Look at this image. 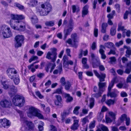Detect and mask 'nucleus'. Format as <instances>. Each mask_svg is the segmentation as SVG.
<instances>
[{"mask_svg":"<svg viewBox=\"0 0 131 131\" xmlns=\"http://www.w3.org/2000/svg\"><path fill=\"white\" fill-rule=\"evenodd\" d=\"M55 97L56 98V100L57 101H62V99L61 96L59 95H56L55 96Z\"/></svg>","mask_w":131,"mask_h":131,"instance_id":"338daca9","label":"nucleus"},{"mask_svg":"<svg viewBox=\"0 0 131 131\" xmlns=\"http://www.w3.org/2000/svg\"><path fill=\"white\" fill-rule=\"evenodd\" d=\"M63 88L62 86L60 87V88L57 89L54 91V92L53 93V94H63L64 95V93H65L63 92Z\"/></svg>","mask_w":131,"mask_h":131,"instance_id":"5701e85b","label":"nucleus"},{"mask_svg":"<svg viewBox=\"0 0 131 131\" xmlns=\"http://www.w3.org/2000/svg\"><path fill=\"white\" fill-rule=\"evenodd\" d=\"M61 120L62 122H64V119L66 117V114L65 113H63L61 114Z\"/></svg>","mask_w":131,"mask_h":131,"instance_id":"bf43d9fd","label":"nucleus"},{"mask_svg":"<svg viewBox=\"0 0 131 131\" xmlns=\"http://www.w3.org/2000/svg\"><path fill=\"white\" fill-rule=\"evenodd\" d=\"M88 6L87 5H86L83 8L82 10V16L84 17V16L87 15L88 14Z\"/></svg>","mask_w":131,"mask_h":131,"instance_id":"b1692460","label":"nucleus"},{"mask_svg":"<svg viewBox=\"0 0 131 131\" xmlns=\"http://www.w3.org/2000/svg\"><path fill=\"white\" fill-rule=\"evenodd\" d=\"M19 113H20V121L26 124L28 122L27 120V118L24 116L23 113L21 111H20Z\"/></svg>","mask_w":131,"mask_h":131,"instance_id":"6ab92c4d","label":"nucleus"},{"mask_svg":"<svg viewBox=\"0 0 131 131\" xmlns=\"http://www.w3.org/2000/svg\"><path fill=\"white\" fill-rule=\"evenodd\" d=\"M100 81L98 84L99 89L101 90H103V88L106 85V83L105 82L102 83Z\"/></svg>","mask_w":131,"mask_h":131,"instance_id":"7c9ffc66","label":"nucleus"},{"mask_svg":"<svg viewBox=\"0 0 131 131\" xmlns=\"http://www.w3.org/2000/svg\"><path fill=\"white\" fill-rule=\"evenodd\" d=\"M122 22L119 23L118 25V28L117 31H119L120 30L123 31L124 30V26H122Z\"/></svg>","mask_w":131,"mask_h":131,"instance_id":"37998d69","label":"nucleus"},{"mask_svg":"<svg viewBox=\"0 0 131 131\" xmlns=\"http://www.w3.org/2000/svg\"><path fill=\"white\" fill-rule=\"evenodd\" d=\"M117 91L116 89H114L111 92V91H108L107 95L110 96L111 98H115L117 96Z\"/></svg>","mask_w":131,"mask_h":131,"instance_id":"2eb2a0df","label":"nucleus"},{"mask_svg":"<svg viewBox=\"0 0 131 131\" xmlns=\"http://www.w3.org/2000/svg\"><path fill=\"white\" fill-rule=\"evenodd\" d=\"M99 47V52L101 55V58L105 60L106 58V56L105 54V51L103 50L104 49H105V47L102 45H100Z\"/></svg>","mask_w":131,"mask_h":131,"instance_id":"ddd939ff","label":"nucleus"},{"mask_svg":"<svg viewBox=\"0 0 131 131\" xmlns=\"http://www.w3.org/2000/svg\"><path fill=\"white\" fill-rule=\"evenodd\" d=\"M30 19L32 24H34L38 23V19L36 16H34L30 18Z\"/></svg>","mask_w":131,"mask_h":131,"instance_id":"c9c22d12","label":"nucleus"},{"mask_svg":"<svg viewBox=\"0 0 131 131\" xmlns=\"http://www.w3.org/2000/svg\"><path fill=\"white\" fill-rule=\"evenodd\" d=\"M24 40V38L23 36L20 35L16 36L14 38L15 47L17 48L21 47Z\"/></svg>","mask_w":131,"mask_h":131,"instance_id":"20e7f679","label":"nucleus"},{"mask_svg":"<svg viewBox=\"0 0 131 131\" xmlns=\"http://www.w3.org/2000/svg\"><path fill=\"white\" fill-rule=\"evenodd\" d=\"M55 104L58 107L61 108L63 106V103L62 101H54Z\"/></svg>","mask_w":131,"mask_h":131,"instance_id":"e433bc0d","label":"nucleus"},{"mask_svg":"<svg viewBox=\"0 0 131 131\" xmlns=\"http://www.w3.org/2000/svg\"><path fill=\"white\" fill-rule=\"evenodd\" d=\"M123 43V41L122 40L120 41L119 42H116L115 43V45L117 47H119L120 46L122 45Z\"/></svg>","mask_w":131,"mask_h":131,"instance_id":"680f3d73","label":"nucleus"},{"mask_svg":"<svg viewBox=\"0 0 131 131\" xmlns=\"http://www.w3.org/2000/svg\"><path fill=\"white\" fill-rule=\"evenodd\" d=\"M13 22L14 24L12 23V20H10V24L11 27L14 29L19 31H23L25 28L26 24L24 22L20 20L14 21Z\"/></svg>","mask_w":131,"mask_h":131,"instance_id":"f257e3e1","label":"nucleus"},{"mask_svg":"<svg viewBox=\"0 0 131 131\" xmlns=\"http://www.w3.org/2000/svg\"><path fill=\"white\" fill-rule=\"evenodd\" d=\"M36 12L38 14L41 16H46L49 13L45 9H41V8L37 9Z\"/></svg>","mask_w":131,"mask_h":131,"instance_id":"4468645a","label":"nucleus"},{"mask_svg":"<svg viewBox=\"0 0 131 131\" xmlns=\"http://www.w3.org/2000/svg\"><path fill=\"white\" fill-rule=\"evenodd\" d=\"M38 57L37 56H33L31 57V58L29 60V61L30 63L32 61L37 59Z\"/></svg>","mask_w":131,"mask_h":131,"instance_id":"3c124183","label":"nucleus"},{"mask_svg":"<svg viewBox=\"0 0 131 131\" xmlns=\"http://www.w3.org/2000/svg\"><path fill=\"white\" fill-rule=\"evenodd\" d=\"M127 117V115L125 114H123L122 115L121 117L120 118V119L123 122L124 121L125 119H126V118Z\"/></svg>","mask_w":131,"mask_h":131,"instance_id":"4d7b16f0","label":"nucleus"},{"mask_svg":"<svg viewBox=\"0 0 131 131\" xmlns=\"http://www.w3.org/2000/svg\"><path fill=\"white\" fill-rule=\"evenodd\" d=\"M107 26V24L106 23H103L102 25L101 31L102 32L105 33L106 32V28Z\"/></svg>","mask_w":131,"mask_h":131,"instance_id":"c85d7f7f","label":"nucleus"},{"mask_svg":"<svg viewBox=\"0 0 131 131\" xmlns=\"http://www.w3.org/2000/svg\"><path fill=\"white\" fill-rule=\"evenodd\" d=\"M65 85V89L67 90H69L71 86L70 83L69 81L67 82L66 83V84Z\"/></svg>","mask_w":131,"mask_h":131,"instance_id":"c03bdc74","label":"nucleus"},{"mask_svg":"<svg viewBox=\"0 0 131 131\" xmlns=\"http://www.w3.org/2000/svg\"><path fill=\"white\" fill-rule=\"evenodd\" d=\"M14 5L20 10H23L25 8L24 6L17 3H15Z\"/></svg>","mask_w":131,"mask_h":131,"instance_id":"58836bf2","label":"nucleus"},{"mask_svg":"<svg viewBox=\"0 0 131 131\" xmlns=\"http://www.w3.org/2000/svg\"><path fill=\"white\" fill-rule=\"evenodd\" d=\"M104 90H101L98 89V91L92 95V96L96 98H98L101 96Z\"/></svg>","mask_w":131,"mask_h":131,"instance_id":"aec40b11","label":"nucleus"},{"mask_svg":"<svg viewBox=\"0 0 131 131\" xmlns=\"http://www.w3.org/2000/svg\"><path fill=\"white\" fill-rule=\"evenodd\" d=\"M127 67L124 72L127 74H129L131 71V61L127 63Z\"/></svg>","mask_w":131,"mask_h":131,"instance_id":"412c9836","label":"nucleus"},{"mask_svg":"<svg viewBox=\"0 0 131 131\" xmlns=\"http://www.w3.org/2000/svg\"><path fill=\"white\" fill-rule=\"evenodd\" d=\"M100 128L103 131H109L107 127L103 125H101Z\"/></svg>","mask_w":131,"mask_h":131,"instance_id":"09e8293b","label":"nucleus"},{"mask_svg":"<svg viewBox=\"0 0 131 131\" xmlns=\"http://www.w3.org/2000/svg\"><path fill=\"white\" fill-rule=\"evenodd\" d=\"M44 123L42 121L40 122V125L38 126V128L39 131H42L43 130V126L44 125Z\"/></svg>","mask_w":131,"mask_h":131,"instance_id":"a19ab883","label":"nucleus"},{"mask_svg":"<svg viewBox=\"0 0 131 131\" xmlns=\"http://www.w3.org/2000/svg\"><path fill=\"white\" fill-rule=\"evenodd\" d=\"M129 14V12L128 10H126L124 14L123 18L124 19H127L128 16Z\"/></svg>","mask_w":131,"mask_h":131,"instance_id":"052dcab7","label":"nucleus"},{"mask_svg":"<svg viewBox=\"0 0 131 131\" xmlns=\"http://www.w3.org/2000/svg\"><path fill=\"white\" fill-rule=\"evenodd\" d=\"M83 124V125L85 124L87 122H89V120L88 119V116H87L82 119V121Z\"/></svg>","mask_w":131,"mask_h":131,"instance_id":"864d4df0","label":"nucleus"},{"mask_svg":"<svg viewBox=\"0 0 131 131\" xmlns=\"http://www.w3.org/2000/svg\"><path fill=\"white\" fill-rule=\"evenodd\" d=\"M28 116L31 117L32 116H37L39 118L42 119L43 116L42 114L39 113L37 110L34 107L31 106L29 108V112L27 114Z\"/></svg>","mask_w":131,"mask_h":131,"instance_id":"7ed1b4c3","label":"nucleus"},{"mask_svg":"<svg viewBox=\"0 0 131 131\" xmlns=\"http://www.w3.org/2000/svg\"><path fill=\"white\" fill-rule=\"evenodd\" d=\"M105 103L108 106H110L111 105H113L114 103V101L112 100L111 99H110L107 100L106 102Z\"/></svg>","mask_w":131,"mask_h":131,"instance_id":"ea45409f","label":"nucleus"},{"mask_svg":"<svg viewBox=\"0 0 131 131\" xmlns=\"http://www.w3.org/2000/svg\"><path fill=\"white\" fill-rule=\"evenodd\" d=\"M95 120L91 122L89 125V127L90 128H94L95 125Z\"/></svg>","mask_w":131,"mask_h":131,"instance_id":"5fc2aeb1","label":"nucleus"},{"mask_svg":"<svg viewBox=\"0 0 131 131\" xmlns=\"http://www.w3.org/2000/svg\"><path fill=\"white\" fill-rule=\"evenodd\" d=\"M125 121H126V125L127 126L129 125L130 122V118L129 117H127L125 119Z\"/></svg>","mask_w":131,"mask_h":131,"instance_id":"69168bd1","label":"nucleus"},{"mask_svg":"<svg viewBox=\"0 0 131 131\" xmlns=\"http://www.w3.org/2000/svg\"><path fill=\"white\" fill-rule=\"evenodd\" d=\"M103 117V112H101L98 113L97 116V119L99 121H101Z\"/></svg>","mask_w":131,"mask_h":131,"instance_id":"4c0bfd02","label":"nucleus"},{"mask_svg":"<svg viewBox=\"0 0 131 131\" xmlns=\"http://www.w3.org/2000/svg\"><path fill=\"white\" fill-rule=\"evenodd\" d=\"M72 40L73 41V44L74 45V47L76 48L78 46V43L79 40L77 38V34L76 33H74L71 35Z\"/></svg>","mask_w":131,"mask_h":131,"instance_id":"9d476101","label":"nucleus"},{"mask_svg":"<svg viewBox=\"0 0 131 131\" xmlns=\"http://www.w3.org/2000/svg\"><path fill=\"white\" fill-rule=\"evenodd\" d=\"M11 92H9V95L14 94L17 92V88L14 85H12L10 86L9 88Z\"/></svg>","mask_w":131,"mask_h":131,"instance_id":"a211bd4d","label":"nucleus"},{"mask_svg":"<svg viewBox=\"0 0 131 131\" xmlns=\"http://www.w3.org/2000/svg\"><path fill=\"white\" fill-rule=\"evenodd\" d=\"M50 50H51V52H48L46 58L49 60L51 59L52 62H54L56 61L57 57V49L56 48H54L51 49Z\"/></svg>","mask_w":131,"mask_h":131,"instance_id":"39448f33","label":"nucleus"},{"mask_svg":"<svg viewBox=\"0 0 131 131\" xmlns=\"http://www.w3.org/2000/svg\"><path fill=\"white\" fill-rule=\"evenodd\" d=\"M13 79L14 82L15 84L17 85L20 82V80L19 76L15 75Z\"/></svg>","mask_w":131,"mask_h":131,"instance_id":"cd10ccee","label":"nucleus"},{"mask_svg":"<svg viewBox=\"0 0 131 131\" xmlns=\"http://www.w3.org/2000/svg\"><path fill=\"white\" fill-rule=\"evenodd\" d=\"M45 24L47 26H52L54 25V23L52 21H47L45 23Z\"/></svg>","mask_w":131,"mask_h":131,"instance_id":"a18cd8bd","label":"nucleus"},{"mask_svg":"<svg viewBox=\"0 0 131 131\" xmlns=\"http://www.w3.org/2000/svg\"><path fill=\"white\" fill-rule=\"evenodd\" d=\"M60 82L62 85H64L66 84L64 78V77H62L60 80Z\"/></svg>","mask_w":131,"mask_h":131,"instance_id":"6e6d98bb","label":"nucleus"},{"mask_svg":"<svg viewBox=\"0 0 131 131\" xmlns=\"http://www.w3.org/2000/svg\"><path fill=\"white\" fill-rule=\"evenodd\" d=\"M89 107L90 109L92 108L94 105V98L92 97L90 99Z\"/></svg>","mask_w":131,"mask_h":131,"instance_id":"f704fd0d","label":"nucleus"},{"mask_svg":"<svg viewBox=\"0 0 131 131\" xmlns=\"http://www.w3.org/2000/svg\"><path fill=\"white\" fill-rule=\"evenodd\" d=\"M104 46L105 48V47L107 48H113L114 46V44L111 42H108L105 43Z\"/></svg>","mask_w":131,"mask_h":131,"instance_id":"2f4dec72","label":"nucleus"},{"mask_svg":"<svg viewBox=\"0 0 131 131\" xmlns=\"http://www.w3.org/2000/svg\"><path fill=\"white\" fill-rule=\"evenodd\" d=\"M45 9L49 13L51 9V5L49 3H47L46 5Z\"/></svg>","mask_w":131,"mask_h":131,"instance_id":"79ce46f5","label":"nucleus"},{"mask_svg":"<svg viewBox=\"0 0 131 131\" xmlns=\"http://www.w3.org/2000/svg\"><path fill=\"white\" fill-rule=\"evenodd\" d=\"M30 2L32 6L34 7L37 4L38 1L37 0H30Z\"/></svg>","mask_w":131,"mask_h":131,"instance_id":"49530a36","label":"nucleus"},{"mask_svg":"<svg viewBox=\"0 0 131 131\" xmlns=\"http://www.w3.org/2000/svg\"><path fill=\"white\" fill-rule=\"evenodd\" d=\"M116 25H114L111 27L110 30V34L111 35L113 36H114L116 33Z\"/></svg>","mask_w":131,"mask_h":131,"instance_id":"393cba45","label":"nucleus"},{"mask_svg":"<svg viewBox=\"0 0 131 131\" xmlns=\"http://www.w3.org/2000/svg\"><path fill=\"white\" fill-rule=\"evenodd\" d=\"M100 62L99 60L97 59L95 60V61L92 62V64L93 67V68H96L100 64Z\"/></svg>","mask_w":131,"mask_h":131,"instance_id":"c756f323","label":"nucleus"},{"mask_svg":"<svg viewBox=\"0 0 131 131\" xmlns=\"http://www.w3.org/2000/svg\"><path fill=\"white\" fill-rule=\"evenodd\" d=\"M126 54L125 56L127 57H129L131 55V49L127 50L126 52Z\"/></svg>","mask_w":131,"mask_h":131,"instance_id":"8fccbe9b","label":"nucleus"},{"mask_svg":"<svg viewBox=\"0 0 131 131\" xmlns=\"http://www.w3.org/2000/svg\"><path fill=\"white\" fill-rule=\"evenodd\" d=\"M1 34L4 38H8L12 36V32L8 26L3 25L1 27Z\"/></svg>","mask_w":131,"mask_h":131,"instance_id":"f03ea898","label":"nucleus"},{"mask_svg":"<svg viewBox=\"0 0 131 131\" xmlns=\"http://www.w3.org/2000/svg\"><path fill=\"white\" fill-rule=\"evenodd\" d=\"M0 105L3 108H9L12 106V103L7 100H3L1 101Z\"/></svg>","mask_w":131,"mask_h":131,"instance_id":"6e6552de","label":"nucleus"},{"mask_svg":"<svg viewBox=\"0 0 131 131\" xmlns=\"http://www.w3.org/2000/svg\"><path fill=\"white\" fill-rule=\"evenodd\" d=\"M57 68V69L58 70L59 74H61L62 71V65L61 64H60Z\"/></svg>","mask_w":131,"mask_h":131,"instance_id":"603ef678","label":"nucleus"},{"mask_svg":"<svg viewBox=\"0 0 131 131\" xmlns=\"http://www.w3.org/2000/svg\"><path fill=\"white\" fill-rule=\"evenodd\" d=\"M94 73L95 75L99 79L100 82L104 81H105V79L106 77V75L105 73H101L100 74L96 70H93Z\"/></svg>","mask_w":131,"mask_h":131,"instance_id":"1a4fd4ad","label":"nucleus"},{"mask_svg":"<svg viewBox=\"0 0 131 131\" xmlns=\"http://www.w3.org/2000/svg\"><path fill=\"white\" fill-rule=\"evenodd\" d=\"M26 126L28 127L29 130H32L34 128V124L31 122L28 121L26 124Z\"/></svg>","mask_w":131,"mask_h":131,"instance_id":"bb28decb","label":"nucleus"},{"mask_svg":"<svg viewBox=\"0 0 131 131\" xmlns=\"http://www.w3.org/2000/svg\"><path fill=\"white\" fill-rule=\"evenodd\" d=\"M73 29L70 28H69L68 27L67 28H65L63 31L64 34V39L65 40L67 36L70 35Z\"/></svg>","mask_w":131,"mask_h":131,"instance_id":"f3484780","label":"nucleus"},{"mask_svg":"<svg viewBox=\"0 0 131 131\" xmlns=\"http://www.w3.org/2000/svg\"><path fill=\"white\" fill-rule=\"evenodd\" d=\"M74 123L71 126V128L73 130H77L79 126L78 124V120H75L74 121Z\"/></svg>","mask_w":131,"mask_h":131,"instance_id":"4be33fe9","label":"nucleus"},{"mask_svg":"<svg viewBox=\"0 0 131 131\" xmlns=\"http://www.w3.org/2000/svg\"><path fill=\"white\" fill-rule=\"evenodd\" d=\"M6 82L5 81L2 82V83L3 86V88L5 89H7L9 88L8 85L5 84Z\"/></svg>","mask_w":131,"mask_h":131,"instance_id":"13d9d810","label":"nucleus"},{"mask_svg":"<svg viewBox=\"0 0 131 131\" xmlns=\"http://www.w3.org/2000/svg\"><path fill=\"white\" fill-rule=\"evenodd\" d=\"M39 62V61H37L31 64L28 66V68L29 70H30L32 72H35L36 71L35 69H37L38 67L39 66L38 65H35L34 66L35 68H34V64L36 63H37Z\"/></svg>","mask_w":131,"mask_h":131,"instance_id":"dca6fc26","label":"nucleus"},{"mask_svg":"<svg viewBox=\"0 0 131 131\" xmlns=\"http://www.w3.org/2000/svg\"><path fill=\"white\" fill-rule=\"evenodd\" d=\"M80 107L79 106L75 107L73 111V113L76 115H78L79 114L78 110L80 109Z\"/></svg>","mask_w":131,"mask_h":131,"instance_id":"de8ad7c7","label":"nucleus"},{"mask_svg":"<svg viewBox=\"0 0 131 131\" xmlns=\"http://www.w3.org/2000/svg\"><path fill=\"white\" fill-rule=\"evenodd\" d=\"M21 129L22 131H29L26 125L23 126L21 127Z\"/></svg>","mask_w":131,"mask_h":131,"instance_id":"0e129e2a","label":"nucleus"},{"mask_svg":"<svg viewBox=\"0 0 131 131\" xmlns=\"http://www.w3.org/2000/svg\"><path fill=\"white\" fill-rule=\"evenodd\" d=\"M74 25V24L73 20L72 19H70L69 21L68 27L73 29Z\"/></svg>","mask_w":131,"mask_h":131,"instance_id":"72a5a7b5","label":"nucleus"},{"mask_svg":"<svg viewBox=\"0 0 131 131\" xmlns=\"http://www.w3.org/2000/svg\"><path fill=\"white\" fill-rule=\"evenodd\" d=\"M115 81V79H113L110 83L108 87V91H111V89L113 87Z\"/></svg>","mask_w":131,"mask_h":131,"instance_id":"473e14b6","label":"nucleus"},{"mask_svg":"<svg viewBox=\"0 0 131 131\" xmlns=\"http://www.w3.org/2000/svg\"><path fill=\"white\" fill-rule=\"evenodd\" d=\"M10 16L11 19L10 20H12V23L13 22V20L14 21H17V20H20L24 19L25 17L22 15H14L12 14Z\"/></svg>","mask_w":131,"mask_h":131,"instance_id":"9b49d317","label":"nucleus"},{"mask_svg":"<svg viewBox=\"0 0 131 131\" xmlns=\"http://www.w3.org/2000/svg\"><path fill=\"white\" fill-rule=\"evenodd\" d=\"M120 95L121 97H125L127 96L128 95L127 93L125 92L122 91L120 93Z\"/></svg>","mask_w":131,"mask_h":131,"instance_id":"774afa93","label":"nucleus"},{"mask_svg":"<svg viewBox=\"0 0 131 131\" xmlns=\"http://www.w3.org/2000/svg\"><path fill=\"white\" fill-rule=\"evenodd\" d=\"M21 100H22V102L23 103L25 102V100L22 96L17 95H16L13 98V103L16 106H20L21 105Z\"/></svg>","mask_w":131,"mask_h":131,"instance_id":"423d86ee","label":"nucleus"},{"mask_svg":"<svg viewBox=\"0 0 131 131\" xmlns=\"http://www.w3.org/2000/svg\"><path fill=\"white\" fill-rule=\"evenodd\" d=\"M7 75L10 79H12L17 73L16 70L14 68H9L6 71Z\"/></svg>","mask_w":131,"mask_h":131,"instance_id":"0eeeda50","label":"nucleus"},{"mask_svg":"<svg viewBox=\"0 0 131 131\" xmlns=\"http://www.w3.org/2000/svg\"><path fill=\"white\" fill-rule=\"evenodd\" d=\"M0 123L4 128H8L10 124V123L9 121L5 118L0 119Z\"/></svg>","mask_w":131,"mask_h":131,"instance_id":"f8f14e48","label":"nucleus"},{"mask_svg":"<svg viewBox=\"0 0 131 131\" xmlns=\"http://www.w3.org/2000/svg\"><path fill=\"white\" fill-rule=\"evenodd\" d=\"M108 114L113 118V119H115L116 114L115 113L112 112H109Z\"/></svg>","mask_w":131,"mask_h":131,"instance_id":"e2e57ef3","label":"nucleus"},{"mask_svg":"<svg viewBox=\"0 0 131 131\" xmlns=\"http://www.w3.org/2000/svg\"><path fill=\"white\" fill-rule=\"evenodd\" d=\"M64 95L65 98H67L66 101L67 102H70L72 101L73 100V98L69 94L64 93Z\"/></svg>","mask_w":131,"mask_h":131,"instance_id":"a878e982","label":"nucleus"}]
</instances>
